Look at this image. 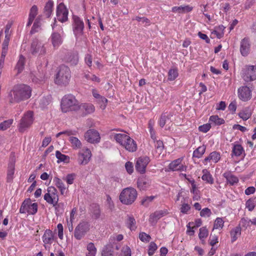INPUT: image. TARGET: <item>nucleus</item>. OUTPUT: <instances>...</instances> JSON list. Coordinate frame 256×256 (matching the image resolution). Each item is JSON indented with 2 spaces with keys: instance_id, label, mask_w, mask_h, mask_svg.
<instances>
[{
  "instance_id": "43",
  "label": "nucleus",
  "mask_w": 256,
  "mask_h": 256,
  "mask_svg": "<svg viewBox=\"0 0 256 256\" xmlns=\"http://www.w3.org/2000/svg\"><path fill=\"white\" fill-rule=\"evenodd\" d=\"M202 172L204 174L202 178V180L207 182L208 183L212 184L214 182L213 178L210 172H208L206 170H202Z\"/></svg>"
},
{
  "instance_id": "14",
  "label": "nucleus",
  "mask_w": 256,
  "mask_h": 256,
  "mask_svg": "<svg viewBox=\"0 0 256 256\" xmlns=\"http://www.w3.org/2000/svg\"><path fill=\"white\" fill-rule=\"evenodd\" d=\"M252 90L247 86H242L238 89V96L244 102H247L252 98Z\"/></svg>"
},
{
  "instance_id": "10",
  "label": "nucleus",
  "mask_w": 256,
  "mask_h": 256,
  "mask_svg": "<svg viewBox=\"0 0 256 256\" xmlns=\"http://www.w3.org/2000/svg\"><path fill=\"white\" fill-rule=\"evenodd\" d=\"M92 153L88 148L82 149L78 153V162L80 165H86L90 162Z\"/></svg>"
},
{
  "instance_id": "18",
  "label": "nucleus",
  "mask_w": 256,
  "mask_h": 256,
  "mask_svg": "<svg viewBox=\"0 0 256 256\" xmlns=\"http://www.w3.org/2000/svg\"><path fill=\"white\" fill-rule=\"evenodd\" d=\"M65 60L70 65H76L78 62V53L76 52H68L66 55Z\"/></svg>"
},
{
  "instance_id": "24",
  "label": "nucleus",
  "mask_w": 256,
  "mask_h": 256,
  "mask_svg": "<svg viewBox=\"0 0 256 256\" xmlns=\"http://www.w3.org/2000/svg\"><path fill=\"white\" fill-rule=\"evenodd\" d=\"M68 140L73 150H78L82 148V143L78 138L70 136H69Z\"/></svg>"
},
{
  "instance_id": "60",
  "label": "nucleus",
  "mask_w": 256,
  "mask_h": 256,
  "mask_svg": "<svg viewBox=\"0 0 256 256\" xmlns=\"http://www.w3.org/2000/svg\"><path fill=\"white\" fill-rule=\"evenodd\" d=\"M209 243L210 246H214V244L218 242V236L215 234H210L209 240Z\"/></svg>"
},
{
  "instance_id": "19",
  "label": "nucleus",
  "mask_w": 256,
  "mask_h": 256,
  "mask_svg": "<svg viewBox=\"0 0 256 256\" xmlns=\"http://www.w3.org/2000/svg\"><path fill=\"white\" fill-rule=\"evenodd\" d=\"M167 214L168 212L166 210H156L150 215L149 221L151 223H156L159 219Z\"/></svg>"
},
{
  "instance_id": "50",
  "label": "nucleus",
  "mask_w": 256,
  "mask_h": 256,
  "mask_svg": "<svg viewBox=\"0 0 256 256\" xmlns=\"http://www.w3.org/2000/svg\"><path fill=\"white\" fill-rule=\"evenodd\" d=\"M208 234V232L206 227L204 226L200 229V232L198 234V236L200 240H202V239L206 238Z\"/></svg>"
},
{
  "instance_id": "25",
  "label": "nucleus",
  "mask_w": 256,
  "mask_h": 256,
  "mask_svg": "<svg viewBox=\"0 0 256 256\" xmlns=\"http://www.w3.org/2000/svg\"><path fill=\"white\" fill-rule=\"evenodd\" d=\"M220 158V153L216 152H213L210 154L208 156L204 159V162L206 164L208 162L212 160L214 162L216 163L219 161Z\"/></svg>"
},
{
  "instance_id": "3",
  "label": "nucleus",
  "mask_w": 256,
  "mask_h": 256,
  "mask_svg": "<svg viewBox=\"0 0 256 256\" xmlns=\"http://www.w3.org/2000/svg\"><path fill=\"white\" fill-rule=\"evenodd\" d=\"M137 196L138 193L136 189L127 188L122 191L119 196V199L122 204L130 205L134 202Z\"/></svg>"
},
{
  "instance_id": "34",
  "label": "nucleus",
  "mask_w": 256,
  "mask_h": 256,
  "mask_svg": "<svg viewBox=\"0 0 256 256\" xmlns=\"http://www.w3.org/2000/svg\"><path fill=\"white\" fill-rule=\"evenodd\" d=\"M243 152H244V150L240 144H234L232 148V156H240Z\"/></svg>"
},
{
  "instance_id": "51",
  "label": "nucleus",
  "mask_w": 256,
  "mask_h": 256,
  "mask_svg": "<svg viewBox=\"0 0 256 256\" xmlns=\"http://www.w3.org/2000/svg\"><path fill=\"white\" fill-rule=\"evenodd\" d=\"M96 102L100 105L101 109L104 110L106 108L108 100L104 96H102L100 98L96 100Z\"/></svg>"
},
{
  "instance_id": "59",
  "label": "nucleus",
  "mask_w": 256,
  "mask_h": 256,
  "mask_svg": "<svg viewBox=\"0 0 256 256\" xmlns=\"http://www.w3.org/2000/svg\"><path fill=\"white\" fill-rule=\"evenodd\" d=\"M211 214L210 210L208 208H203L200 212V216L202 217H209Z\"/></svg>"
},
{
  "instance_id": "28",
  "label": "nucleus",
  "mask_w": 256,
  "mask_h": 256,
  "mask_svg": "<svg viewBox=\"0 0 256 256\" xmlns=\"http://www.w3.org/2000/svg\"><path fill=\"white\" fill-rule=\"evenodd\" d=\"M92 217L97 220L100 218V206L96 204H92L91 206Z\"/></svg>"
},
{
  "instance_id": "45",
  "label": "nucleus",
  "mask_w": 256,
  "mask_h": 256,
  "mask_svg": "<svg viewBox=\"0 0 256 256\" xmlns=\"http://www.w3.org/2000/svg\"><path fill=\"white\" fill-rule=\"evenodd\" d=\"M210 121L214 122L216 125H220L224 122V119L219 118L216 115L210 116Z\"/></svg>"
},
{
  "instance_id": "33",
  "label": "nucleus",
  "mask_w": 256,
  "mask_h": 256,
  "mask_svg": "<svg viewBox=\"0 0 256 256\" xmlns=\"http://www.w3.org/2000/svg\"><path fill=\"white\" fill-rule=\"evenodd\" d=\"M128 135L125 134H114V138L121 146L128 140Z\"/></svg>"
},
{
  "instance_id": "35",
  "label": "nucleus",
  "mask_w": 256,
  "mask_h": 256,
  "mask_svg": "<svg viewBox=\"0 0 256 256\" xmlns=\"http://www.w3.org/2000/svg\"><path fill=\"white\" fill-rule=\"evenodd\" d=\"M53 6L54 2L52 0H49L46 4L44 9V12L48 18H49L52 12Z\"/></svg>"
},
{
  "instance_id": "4",
  "label": "nucleus",
  "mask_w": 256,
  "mask_h": 256,
  "mask_svg": "<svg viewBox=\"0 0 256 256\" xmlns=\"http://www.w3.org/2000/svg\"><path fill=\"white\" fill-rule=\"evenodd\" d=\"M70 77V70L69 68L64 65L60 66L56 75L55 82L59 85H66L68 83Z\"/></svg>"
},
{
  "instance_id": "63",
  "label": "nucleus",
  "mask_w": 256,
  "mask_h": 256,
  "mask_svg": "<svg viewBox=\"0 0 256 256\" xmlns=\"http://www.w3.org/2000/svg\"><path fill=\"white\" fill-rule=\"evenodd\" d=\"M210 128H211V126L210 124H204L203 125L200 126L198 127V130L200 132H206L210 130Z\"/></svg>"
},
{
  "instance_id": "38",
  "label": "nucleus",
  "mask_w": 256,
  "mask_h": 256,
  "mask_svg": "<svg viewBox=\"0 0 256 256\" xmlns=\"http://www.w3.org/2000/svg\"><path fill=\"white\" fill-rule=\"evenodd\" d=\"M154 142L156 152L158 155H160L162 152L164 148L163 142L160 140H156Z\"/></svg>"
},
{
  "instance_id": "48",
  "label": "nucleus",
  "mask_w": 256,
  "mask_h": 256,
  "mask_svg": "<svg viewBox=\"0 0 256 256\" xmlns=\"http://www.w3.org/2000/svg\"><path fill=\"white\" fill-rule=\"evenodd\" d=\"M13 120L10 119L3 122L0 124V130H4L10 127L12 124Z\"/></svg>"
},
{
  "instance_id": "55",
  "label": "nucleus",
  "mask_w": 256,
  "mask_h": 256,
  "mask_svg": "<svg viewBox=\"0 0 256 256\" xmlns=\"http://www.w3.org/2000/svg\"><path fill=\"white\" fill-rule=\"evenodd\" d=\"M139 238L143 242H150L151 237L149 234H146L145 232H142L140 233Z\"/></svg>"
},
{
  "instance_id": "32",
  "label": "nucleus",
  "mask_w": 256,
  "mask_h": 256,
  "mask_svg": "<svg viewBox=\"0 0 256 256\" xmlns=\"http://www.w3.org/2000/svg\"><path fill=\"white\" fill-rule=\"evenodd\" d=\"M114 248L112 244L105 246L102 251V256H114Z\"/></svg>"
},
{
  "instance_id": "56",
  "label": "nucleus",
  "mask_w": 256,
  "mask_h": 256,
  "mask_svg": "<svg viewBox=\"0 0 256 256\" xmlns=\"http://www.w3.org/2000/svg\"><path fill=\"white\" fill-rule=\"evenodd\" d=\"M169 118L168 115H166V114H162L159 122L160 126L162 128Z\"/></svg>"
},
{
  "instance_id": "61",
  "label": "nucleus",
  "mask_w": 256,
  "mask_h": 256,
  "mask_svg": "<svg viewBox=\"0 0 256 256\" xmlns=\"http://www.w3.org/2000/svg\"><path fill=\"white\" fill-rule=\"evenodd\" d=\"M54 182L55 184V185L59 188V190L62 188L64 189V184L60 178H54Z\"/></svg>"
},
{
  "instance_id": "57",
  "label": "nucleus",
  "mask_w": 256,
  "mask_h": 256,
  "mask_svg": "<svg viewBox=\"0 0 256 256\" xmlns=\"http://www.w3.org/2000/svg\"><path fill=\"white\" fill-rule=\"evenodd\" d=\"M84 77L88 80H91L92 81L96 82H100V79L98 77L91 73L85 74Z\"/></svg>"
},
{
  "instance_id": "7",
  "label": "nucleus",
  "mask_w": 256,
  "mask_h": 256,
  "mask_svg": "<svg viewBox=\"0 0 256 256\" xmlns=\"http://www.w3.org/2000/svg\"><path fill=\"white\" fill-rule=\"evenodd\" d=\"M38 212L37 203H32L30 198L26 199L22 203L20 209V212L26 214L28 212L30 214H35Z\"/></svg>"
},
{
  "instance_id": "9",
  "label": "nucleus",
  "mask_w": 256,
  "mask_h": 256,
  "mask_svg": "<svg viewBox=\"0 0 256 256\" xmlns=\"http://www.w3.org/2000/svg\"><path fill=\"white\" fill-rule=\"evenodd\" d=\"M30 52L34 56H42L46 54V48L42 42L38 39H34L32 42Z\"/></svg>"
},
{
  "instance_id": "36",
  "label": "nucleus",
  "mask_w": 256,
  "mask_h": 256,
  "mask_svg": "<svg viewBox=\"0 0 256 256\" xmlns=\"http://www.w3.org/2000/svg\"><path fill=\"white\" fill-rule=\"evenodd\" d=\"M126 224L127 226L131 230H134L136 228V221L132 216H128Z\"/></svg>"
},
{
  "instance_id": "21",
  "label": "nucleus",
  "mask_w": 256,
  "mask_h": 256,
  "mask_svg": "<svg viewBox=\"0 0 256 256\" xmlns=\"http://www.w3.org/2000/svg\"><path fill=\"white\" fill-rule=\"evenodd\" d=\"M44 198L48 203L54 206L56 210H58L60 205V204H58V198L53 197V196H50V194H46Z\"/></svg>"
},
{
  "instance_id": "44",
  "label": "nucleus",
  "mask_w": 256,
  "mask_h": 256,
  "mask_svg": "<svg viewBox=\"0 0 256 256\" xmlns=\"http://www.w3.org/2000/svg\"><path fill=\"white\" fill-rule=\"evenodd\" d=\"M56 158L60 162H68L70 160V158L68 156L62 154L58 150L56 151Z\"/></svg>"
},
{
  "instance_id": "53",
  "label": "nucleus",
  "mask_w": 256,
  "mask_h": 256,
  "mask_svg": "<svg viewBox=\"0 0 256 256\" xmlns=\"http://www.w3.org/2000/svg\"><path fill=\"white\" fill-rule=\"evenodd\" d=\"M132 20H136L138 22H141L142 24H144L145 26H149L150 24V20L145 17L136 16L135 18H133Z\"/></svg>"
},
{
  "instance_id": "13",
  "label": "nucleus",
  "mask_w": 256,
  "mask_h": 256,
  "mask_svg": "<svg viewBox=\"0 0 256 256\" xmlns=\"http://www.w3.org/2000/svg\"><path fill=\"white\" fill-rule=\"evenodd\" d=\"M150 162V158L148 156L140 157L138 158L136 164V170L140 174L146 172V168Z\"/></svg>"
},
{
  "instance_id": "20",
  "label": "nucleus",
  "mask_w": 256,
  "mask_h": 256,
  "mask_svg": "<svg viewBox=\"0 0 256 256\" xmlns=\"http://www.w3.org/2000/svg\"><path fill=\"white\" fill-rule=\"evenodd\" d=\"M122 146L130 152H135L137 149V146L136 142L129 136L128 137V140H126L124 144H123Z\"/></svg>"
},
{
  "instance_id": "1",
  "label": "nucleus",
  "mask_w": 256,
  "mask_h": 256,
  "mask_svg": "<svg viewBox=\"0 0 256 256\" xmlns=\"http://www.w3.org/2000/svg\"><path fill=\"white\" fill-rule=\"evenodd\" d=\"M31 93L32 89L28 86L24 84H17L8 93V99L10 103H18L29 98Z\"/></svg>"
},
{
  "instance_id": "6",
  "label": "nucleus",
  "mask_w": 256,
  "mask_h": 256,
  "mask_svg": "<svg viewBox=\"0 0 256 256\" xmlns=\"http://www.w3.org/2000/svg\"><path fill=\"white\" fill-rule=\"evenodd\" d=\"M33 116V112L32 111H28L24 114L18 126L19 132H23L32 126L34 122Z\"/></svg>"
},
{
  "instance_id": "40",
  "label": "nucleus",
  "mask_w": 256,
  "mask_h": 256,
  "mask_svg": "<svg viewBox=\"0 0 256 256\" xmlns=\"http://www.w3.org/2000/svg\"><path fill=\"white\" fill-rule=\"evenodd\" d=\"M178 76V70L176 68H171L168 72V80H174Z\"/></svg>"
},
{
  "instance_id": "49",
  "label": "nucleus",
  "mask_w": 256,
  "mask_h": 256,
  "mask_svg": "<svg viewBox=\"0 0 256 256\" xmlns=\"http://www.w3.org/2000/svg\"><path fill=\"white\" fill-rule=\"evenodd\" d=\"M14 172V166L13 162H10L8 166V180H11L12 178L13 174Z\"/></svg>"
},
{
  "instance_id": "23",
  "label": "nucleus",
  "mask_w": 256,
  "mask_h": 256,
  "mask_svg": "<svg viewBox=\"0 0 256 256\" xmlns=\"http://www.w3.org/2000/svg\"><path fill=\"white\" fill-rule=\"evenodd\" d=\"M192 9L193 7L189 5H184L180 6H174L172 8V11L173 12L184 14L191 12Z\"/></svg>"
},
{
  "instance_id": "22",
  "label": "nucleus",
  "mask_w": 256,
  "mask_h": 256,
  "mask_svg": "<svg viewBox=\"0 0 256 256\" xmlns=\"http://www.w3.org/2000/svg\"><path fill=\"white\" fill-rule=\"evenodd\" d=\"M223 176L226 180L227 183L231 186H234L238 182V178L233 175L230 171L224 173Z\"/></svg>"
},
{
  "instance_id": "54",
  "label": "nucleus",
  "mask_w": 256,
  "mask_h": 256,
  "mask_svg": "<svg viewBox=\"0 0 256 256\" xmlns=\"http://www.w3.org/2000/svg\"><path fill=\"white\" fill-rule=\"evenodd\" d=\"M158 246L154 242H151L150 244L148 249V254L150 256H152L155 251L157 250Z\"/></svg>"
},
{
  "instance_id": "12",
  "label": "nucleus",
  "mask_w": 256,
  "mask_h": 256,
  "mask_svg": "<svg viewBox=\"0 0 256 256\" xmlns=\"http://www.w3.org/2000/svg\"><path fill=\"white\" fill-rule=\"evenodd\" d=\"M84 138L88 142L98 143L100 140V136L98 132L94 129L88 130L84 134Z\"/></svg>"
},
{
  "instance_id": "11",
  "label": "nucleus",
  "mask_w": 256,
  "mask_h": 256,
  "mask_svg": "<svg viewBox=\"0 0 256 256\" xmlns=\"http://www.w3.org/2000/svg\"><path fill=\"white\" fill-rule=\"evenodd\" d=\"M68 10L63 3L59 4L56 8V17L58 21L64 22L68 20Z\"/></svg>"
},
{
  "instance_id": "5",
  "label": "nucleus",
  "mask_w": 256,
  "mask_h": 256,
  "mask_svg": "<svg viewBox=\"0 0 256 256\" xmlns=\"http://www.w3.org/2000/svg\"><path fill=\"white\" fill-rule=\"evenodd\" d=\"M90 229L89 222L82 220L76 227L74 230V236L77 240H80Z\"/></svg>"
},
{
  "instance_id": "39",
  "label": "nucleus",
  "mask_w": 256,
  "mask_h": 256,
  "mask_svg": "<svg viewBox=\"0 0 256 256\" xmlns=\"http://www.w3.org/2000/svg\"><path fill=\"white\" fill-rule=\"evenodd\" d=\"M87 250H88V253L86 254V256H95L96 252V248L93 243L90 242L88 244Z\"/></svg>"
},
{
  "instance_id": "15",
  "label": "nucleus",
  "mask_w": 256,
  "mask_h": 256,
  "mask_svg": "<svg viewBox=\"0 0 256 256\" xmlns=\"http://www.w3.org/2000/svg\"><path fill=\"white\" fill-rule=\"evenodd\" d=\"M250 40L248 37H245L242 38L240 42V52L244 56H247L250 51Z\"/></svg>"
},
{
  "instance_id": "2",
  "label": "nucleus",
  "mask_w": 256,
  "mask_h": 256,
  "mask_svg": "<svg viewBox=\"0 0 256 256\" xmlns=\"http://www.w3.org/2000/svg\"><path fill=\"white\" fill-rule=\"evenodd\" d=\"M62 110L64 112L76 111L80 108L78 101L72 95L65 96L62 100Z\"/></svg>"
},
{
  "instance_id": "46",
  "label": "nucleus",
  "mask_w": 256,
  "mask_h": 256,
  "mask_svg": "<svg viewBox=\"0 0 256 256\" xmlns=\"http://www.w3.org/2000/svg\"><path fill=\"white\" fill-rule=\"evenodd\" d=\"M239 116L243 120H248L251 116V112L248 109H244L240 112L239 114Z\"/></svg>"
},
{
  "instance_id": "17",
  "label": "nucleus",
  "mask_w": 256,
  "mask_h": 256,
  "mask_svg": "<svg viewBox=\"0 0 256 256\" xmlns=\"http://www.w3.org/2000/svg\"><path fill=\"white\" fill-rule=\"evenodd\" d=\"M168 168L172 171L181 172L186 170V166L182 164L181 158H178L170 164Z\"/></svg>"
},
{
  "instance_id": "64",
  "label": "nucleus",
  "mask_w": 256,
  "mask_h": 256,
  "mask_svg": "<svg viewBox=\"0 0 256 256\" xmlns=\"http://www.w3.org/2000/svg\"><path fill=\"white\" fill-rule=\"evenodd\" d=\"M37 14H38V8L36 6L34 5L31 8L30 10L29 16L35 18V17L37 15Z\"/></svg>"
},
{
  "instance_id": "58",
  "label": "nucleus",
  "mask_w": 256,
  "mask_h": 256,
  "mask_svg": "<svg viewBox=\"0 0 256 256\" xmlns=\"http://www.w3.org/2000/svg\"><path fill=\"white\" fill-rule=\"evenodd\" d=\"M190 209V206L188 204L184 203V202H182V206L180 208V211L182 213L186 214L188 213V211Z\"/></svg>"
},
{
  "instance_id": "26",
  "label": "nucleus",
  "mask_w": 256,
  "mask_h": 256,
  "mask_svg": "<svg viewBox=\"0 0 256 256\" xmlns=\"http://www.w3.org/2000/svg\"><path fill=\"white\" fill-rule=\"evenodd\" d=\"M80 108L81 110L84 111L85 115L90 114L94 112L95 108L93 104H83L80 105Z\"/></svg>"
},
{
  "instance_id": "62",
  "label": "nucleus",
  "mask_w": 256,
  "mask_h": 256,
  "mask_svg": "<svg viewBox=\"0 0 256 256\" xmlns=\"http://www.w3.org/2000/svg\"><path fill=\"white\" fill-rule=\"evenodd\" d=\"M46 194H50V196H53V197L58 198L57 194V190L56 188L52 186L48 187V192Z\"/></svg>"
},
{
  "instance_id": "42",
  "label": "nucleus",
  "mask_w": 256,
  "mask_h": 256,
  "mask_svg": "<svg viewBox=\"0 0 256 256\" xmlns=\"http://www.w3.org/2000/svg\"><path fill=\"white\" fill-rule=\"evenodd\" d=\"M256 204V198H250L246 203V207L249 211H252Z\"/></svg>"
},
{
  "instance_id": "47",
  "label": "nucleus",
  "mask_w": 256,
  "mask_h": 256,
  "mask_svg": "<svg viewBox=\"0 0 256 256\" xmlns=\"http://www.w3.org/2000/svg\"><path fill=\"white\" fill-rule=\"evenodd\" d=\"M50 102V97H43L40 100V106L42 108H46Z\"/></svg>"
},
{
  "instance_id": "52",
  "label": "nucleus",
  "mask_w": 256,
  "mask_h": 256,
  "mask_svg": "<svg viewBox=\"0 0 256 256\" xmlns=\"http://www.w3.org/2000/svg\"><path fill=\"white\" fill-rule=\"evenodd\" d=\"M224 221L220 218H218L214 221L213 229L222 228L224 226Z\"/></svg>"
},
{
  "instance_id": "29",
  "label": "nucleus",
  "mask_w": 256,
  "mask_h": 256,
  "mask_svg": "<svg viewBox=\"0 0 256 256\" xmlns=\"http://www.w3.org/2000/svg\"><path fill=\"white\" fill-rule=\"evenodd\" d=\"M52 41L54 46H58L62 42V39L60 34L54 32L52 34Z\"/></svg>"
},
{
  "instance_id": "41",
  "label": "nucleus",
  "mask_w": 256,
  "mask_h": 256,
  "mask_svg": "<svg viewBox=\"0 0 256 256\" xmlns=\"http://www.w3.org/2000/svg\"><path fill=\"white\" fill-rule=\"evenodd\" d=\"M40 26H41L40 19V18H38L35 20L30 32L32 34L36 32H38L39 30L40 29Z\"/></svg>"
},
{
  "instance_id": "30",
  "label": "nucleus",
  "mask_w": 256,
  "mask_h": 256,
  "mask_svg": "<svg viewBox=\"0 0 256 256\" xmlns=\"http://www.w3.org/2000/svg\"><path fill=\"white\" fill-rule=\"evenodd\" d=\"M242 228L240 226H238L232 229L230 232V236L232 242L236 241L238 236L241 234Z\"/></svg>"
},
{
  "instance_id": "31",
  "label": "nucleus",
  "mask_w": 256,
  "mask_h": 256,
  "mask_svg": "<svg viewBox=\"0 0 256 256\" xmlns=\"http://www.w3.org/2000/svg\"><path fill=\"white\" fill-rule=\"evenodd\" d=\"M25 62L24 57L22 55H20L15 68V69L18 71V74L20 73L24 70Z\"/></svg>"
},
{
  "instance_id": "16",
  "label": "nucleus",
  "mask_w": 256,
  "mask_h": 256,
  "mask_svg": "<svg viewBox=\"0 0 256 256\" xmlns=\"http://www.w3.org/2000/svg\"><path fill=\"white\" fill-rule=\"evenodd\" d=\"M73 31L75 35L81 34L84 28L83 22L77 16H73Z\"/></svg>"
},
{
  "instance_id": "37",
  "label": "nucleus",
  "mask_w": 256,
  "mask_h": 256,
  "mask_svg": "<svg viewBox=\"0 0 256 256\" xmlns=\"http://www.w3.org/2000/svg\"><path fill=\"white\" fill-rule=\"evenodd\" d=\"M206 146H199L194 151L193 156L197 158H200L202 156L206 150Z\"/></svg>"
},
{
  "instance_id": "27",
  "label": "nucleus",
  "mask_w": 256,
  "mask_h": 256,
  "mask_svg": "<svg viewBox=\"0 0 256 256\" xmlns=\"http://www.w3.org/2000/svg\"><path fill=\"white\" fill-rule=\"evenodd\" d=\"M42 240L46 244H51L54 240V234L52 231L50 230H46L43 235Z\"/></svg>"
},
{
  "instance_id": "8",
  "label": "nucleus",
  "mask_w": 256,
  "mask_h": 256,
  "mask_svg": "<svg viewBox=\"0 0 256 256\" xmlns=\"http://www.w3.org/2000/svg\"><path fill=\"white\" fill-rule=\"evenodd\" d=\"M242 76L246 82L256 80V66H246L242 70Z\"/></svg>"
}]
</instances>
